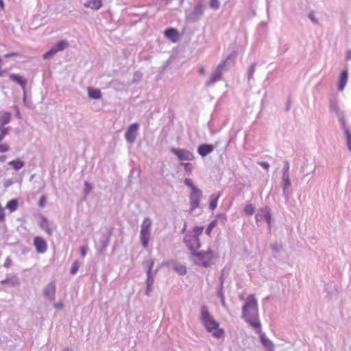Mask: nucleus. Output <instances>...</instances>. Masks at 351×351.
I'll list each match as a JSON object with an SVG mask.
<instances>
[{
	"label": "nucleus",
	"instance_id": "c9c22d12",
	"mask_svg": "<svg viewBox=\"0 0 351 351\" xmlns=\"http://www.w3.org/2000/svg\"><path fill=\"white\" fill-rule=\"evenodd\" d=\"M273 252L279 253L282 250V245L275 242L271 245Z\"/></svg>",
	"mask_w": 351,
	"mask_h": 351
},
{
	"label": "nucleus",
	"instance_id": "0eeeda50",
	"mask_svg": "<svg viewBox=\"0 0 351 351\" xmlns=\"http://www.w3.org/2000/svg\"><path fill=\"white\" fill-rule=\"evenodd\" d=\"M145 264L147 266V271H146L147 279H146L145 282H146L147 287H146V289H145V294L147 296H149L150 293L152 291V286H153L154 281V277L156 274L157 271L156 270L154 271H152L153 265H154L153 260L147 261Z\"/></svg>",
	"mask_w": 351,
	"mask_h": 351
},
{
	"label": "nucleus",
	"instance_id": "cd10ccee",
	"mask_svg": "<svg viewBox=\"0 0 351 351\" xmlns=\"http://www.w3.org/2000/svg\"><path fill=\"white\" fill-rule=\"evenodd\" d=\"M88 94L91 99H99L101 97V93L99 89L89 87L88 88Z\"/></svg>",
	"mask_w": 351,
	"mask_h": 351
},
{
	"label": "nucleus",
	"instance_id": "4d7b16f0",
	"mask_svg": "<svg viewBox=\"0 0 351 351\" xmlns=\"http://www.w3.org/2000/svg\"><path fill=\"white\" fill-rule=\"evenodd\" d=\"M4 217L3 210L0 207V219H4Z\"/></svg>",
	"mask_w": 351,
	"mask_h": 351
},
{
	"label": "nucleus",
	"instance_id": "4468645a",
	"mask_svg": "<svg viewBox=\"0 0 351 351\" xmlns=\"http://www.w3.org/2000/svg\"><path fill=\"white\" fill-rule=\"evenodd\" d=\"M282 187L283 191V195L286 199H288L291 193V183L290 176L282 175Z\"/></svg>",
	"mask_w": 351,
	"mask_h": 351
},
{
	"label": "nucleus",
	"instance_id": "603ef678",
	"mask_svg": "<svg viewBox=\"0 0 351 351\" xmlns=\"http://www.w3.org/2000/svg\"><path fill=\"white\" fill-rule=\"evenodd\" d=\"M309 19L315 23H317L318 21L317 19L315 17L314 14L313 13H311L309 14Z\"/></svg>",
	"mask_w": 351,
	"mask_h": 351
},
{
	"label": "nucleus",
	"instance_id": "9d476101",
	"mask_svg": "<svg viewBox=\"0 0 351 351\" xmlns=\"http://www.w3.org/2000/svg\"><path fill=\"white\" fill-rule=\"evenodd\" d=\"M171 153H173L175 156H177L178 159L180 161L184 160H193L194 159L193 154L187 150L186 149H180V148H171Z\"/></svg>",
	"mask_w": 351,
	"mask_h": 351
},
{
	"label": "nucleus",
	"instance_id": "79ce46f5",
	"mask_svg": "<svg viewBox=\"0 0 351 351\" xmlns=\"http://www.w3.org/2000/svg\"><path fill=\"white\" fill-rule=\"evenodd\" d=\"M184 182L185 185L190 187L191 190H193V187H196L195 186H194L192 180L190 178H186Z\"/></svg>",
	"mask_w": 351,
	"mask_h": 351
},
{
	"label": "nucleus",
	"instance_id": "774afa93",
	"mask_svg": "<svg viewBox=\"0 0 351 351\" xmlns=\"http://www.w3.org/2000/svg\"><path fill=\"white\" fill-rule=\"evenodd\" d=\"M64 351H72V350L70 349V348H66V349L64 350Z\"/></svg>",
	"mask_w": 351,
	"mask_h": 351
},
{
	"label": "nucleus",
	"instance_id": "c85d7f7f",
	"mask_svg": "<svg viewBox=\"0 0 351 351\" xmlns=\"http://www.w3.org/2000/svg\"><path fill=\"white\" fill-rule=\"evenodd\" d=\"M8 165L12 166L16 171H18L24 167L25 163L23 161H22L19 159H17V160H14L10 161L8 162Z\"/></svg>",
	"mask_w": 351,
	"mask_h": 351
},
{
	"label": "nucleus",
	"instance_id": "a878e982",
	"mask_svg": "<svg viewBox=\"0 0 351 351\" xmlns=\"http://www.w3.org/2000/svg\"><path fill=\"white\" fill-rule=\"evenodd\" d=\"M1 284H9L10 287H16L19 285V280L16 276H12L10 278H7L1 281Z\"/></svg>",
	"mask_w": 351,
	"mask_h": 351
},
{
	"label": "nucleus",
	"instance_id": "e433bc0d",
	"mask_svg": "<svg viewBox=\"0 0 351 351\" xmlns=\"http://www.w3.org/2000/svg\"><path fill=\"white\" fill-rule=\"evenodd\" d=\"M209 6L213 10H218L220 7V2L219 0H210L209 2Z\"/></svg>",
	"mask_w": 351,
	"mask_h": 351
},
{
	"label": "nucleus",
	"instance_id": "f257e3e1",
	"mask_svg": "<svg viewBox=\"0 0 351 351\" xmlns=\"http://www.w3.org/2000/svg\"><path fill=\"white\" fill-rule=\"evenodd\" d=\"M242 318L252 327L261 332V323L258 319V303L254 295H250L242 307Z\"/></svg>",
	"mask_w": 351,
	"mask_h": 351
},
{
	"label": "nucleus",
	"instance_id": "ea45409f",
	"mask_svg": "<svg viewBox=\"0 0 351 351\" xmlns=\"http://www.w3.org/2000/svg\"><path fill=\"white\" fill-rule=\"evenodd\" d=\"M91 189H92L91 184L90 183H88V182H86L85 187H84V190L85 197L90 192Z\"/></svg>",
	"mask_w": 351,
	"mask_h": 351
},
{
	"label": "nucleus",
	"instance_id": "69168bd1",
	"mask_svg": "<svg viewBox=\"0 0 351 351\" xmlns=\"http://www.w3.org/2000/svg\"><path fill=\"white\" fill-rule=\"evenodd\" d=\"M12 184V181L11 180H8L7 181L6 184H5V186H9Z\"/></svg>",
	"mask_w": 351,
	"mask_h": 351
},
{
	"label": "nucleus",
	"instance_id": "7c9ffc66",
	"mask_svg": "<svg viewBox=\"0 0 351 351\" xmlns=\"http://www.w3.org/2000/svg\"><path fill=\"white\" fill-rule=\"evenodd\" d=\"M18 206V201L16 199H12L9 201L7 204V208L10 210V212H13L16 210Z\"/></svg>",
	"mask_w": 351,
	"mask_h": 351
},
{
	"label": "nucleus",
	"instance_id": "2f4dec72",
	"mask_svg": "<svg viewBox=\"0 0 351 351\" xmlns=\"http://www.w3.org/2000/svg\"><path fill=\"white\" fill-rule=\"evenodd\" d=\"M256 66V63H253L249 67V69H248V71H247V80L249 81L252 80L253 77H254V72H255Z\"/></svg>",
	"mask_w": 351,
	"mask_h": 351
},
{
	"label": "nucleus",
	"instance_id": "473e14b6",
	"mask_svg": "<svg viewBox=\"0 0 351 351\" xmlns=\"http://www.w3.org/2000/svg\"><path fill=\"white\" fill-rule=\"evenodd\" d=\"M10 128L3 127L0 125V142H1L5 136L8 134Z\"/></svg>",
	"mask_w": 351,
	"mask_h": 351
},
{
	"label": "nucleus",
	"instance_id": "f704fd0d",
	"mask_svg": "<svg viewBox=\"0 0 351 351\" xmlns=\"http://www.w3.org/2000/svg\"><path fill=\"white\" fill-rule=\"evenodd\" d=\"M254 207L252 206V204H250L246 205L244 208V212L247 216H251L254 213Z\"/></svg>",
	"mask_w": 351,
	"mask_h": 351
},
{
	"label": "nucleus",
	"instance_id": "8fccbe9b",
	"mask_svg": "<svg viewBox=\"0 0 351 351\" xmlns=\"http://www.w3.org/2000/svg\"><path fill=\"white\" fill-rule=\"evenodd\" d=\"M11 265V259L10 257H8L5 261V263H4V265L3 266L5 267H9Z\"/></svg>",
	"mask_w": 351,
	"mask_h": 351
},
{
	"label": "nucleus",
	"instance_id": "393cba45",
	"mask_svg": "<svg viewBox=\"0 0 351 351\" xmlns=\"http://www.w3.org/2000/svg\"><path fill=\"white\" fill-rule=\"evenodd\" d=\"M11 121V113L8 112H1L0 113V125L5 127Z\"/></svg>",
	"mask_w": 351,
	"mask_h": 351
},
{
	"label": "nucleus",
	"instance_id": "2eb2a0df",
	"mask_svg": "<svg viewBox=\"0 0 351 351\" xmlns=\"http://www.w3.org/2000/svg\"><path fill=\"white\" fill-rule=\"evenodd\" d=\"M56 294V284L54 282H49L43 289V295L45 298L53 301Z\"/></svg>",
	"mask_w": 351,
	"mask_h": 351
},
{
	"label": "nucleus",
	"instance_id": "a18cd8bd",
	"mask_svg": "<svg viewBox=\"0 0 351 351\" xmlns=\"http://www.w3.org/2000/svg\"><path fill=\"white\" fill-rule=\"evenodd\" d=\"M219 286L223 287V282H224V270L223 269L221 271V276L219 277Z\"/></svg>",
	"mask_w": 351,
	"mask_h": 351
},
{
	"label": "nucleus",
	"instance_id": "3c124183",
	"mask_svg": "<svg viewBox=\"0 0 351 351\" xmlns=\"http://www.w3.org/2000/svg\"><path fill=\"white\" fill-rule=\"evenodd\" d=\"M45 202H46L45 196H42L39 201V206H42V207L44 206Z\"/></svg>",
	"mask_w": 351,
	"mask_h": 351
},
{
	"label": "nucleus",
	"instance_id": "0e129e2a",
	"mask_svg": "<svg viewBox=\"0 0 351 351\" xmlns=\"http://www.w3.org/2000/svg\"><path fill=\"white\" fill-rule=\"evenodd\" d=\"M5 158V156H0V161H2V162L4 161Z\"/></svg>",
	"mask_w": 351,
	"mask_h": 351
},
{
	"label": "nucleus",
	"instance_id": "c03bdc74",
	"mask_svg": "<svg viewBox=\"0 0 351 351\" xmlns=\"http://www.w3.org/2000/svg\"><path fill=\"white\" fill-rule=\"evenodd\" d=\"M9 150V147L5 144H0V152L4 153Z\"/></svg>",
	"mask_w": 351,
	"mask_h": 351
},
{
	"label": "nucleus",
	"instance_id": "6e6552de",
	"mask_svg": "<svg viewBox=\"0 0 351 351\" xmlns=\"http://www.w3.org/2000/svg\"><path fill=\"white\" fill-rule=\"evenodd\" d=\"M69 47L68 41L65 40H61L54 44L51 49L43 54V58L45 60L51 59L56 53L62 51Z\"/></svg>",
	"mask_w": 351,
	"mask_h": 351
},
{
	"label": "nucleus",
	"instance_id": "58836bf2",
	"mask_svg": "<svg viewBox=\"0 0 351 351\" xmlns=\"http://www.w3.org/2000/svg\"><path fill=\"white\" fill-rule=\"evenodd\" d=\"M79 267L80 263H78V261H75L71 268L70 273L73 275L75 274L78 270Z\"/></svg>",
	"mask_w": 351,
	"mask_h": 351
},
{
	"label": "nucleus",
	"instance_id": "37998d69",
	"mask_svg": "<svg viewBox=\"0 0 351 351\" xmlns=\"http://www.w3.org/2000/svg\"><path fill=\"white\" fill-rule=\"evenodd\" d=\"M217 296L219 298H225L223 294V287L219 286V289L217 291Z\"/></svg>",
	"mask_w": 351,
	"mask_h": 351
},
{
	"label": "nucleus",
	"instance_id": "5fc2aeb1",
	"mask_svg": "<svg viewBox=\"0 0 351 351\" xmlns=\"http://www.w3.org/2000/svg\"><path fill=\"white\" fill-rule=\"evenodd\" d=\"M14 108L16 110V117L19 119L21 118V113H20V111H19V109L17 106H14Z\"/></svg>",
	"mask_w": 351,
	"mask_h": 351
},
{
	"label": "nucleus",
	"instance_id": "bb28decb",
	"mask_svg": "<svg viewBox=\"0 0 351 351\" xmlns=\"http://www.w3.org/2000/svg\"><path fill=\"white\" fill-rule=\"evenodd\" d=\"M341 126L346 136L348 148L351 152V132L346 126V123L341 125Z\"/></svg>",
	"mask_w": 351,
	"mask_h": 351
},
{
	"label": "nucleus",
	"instance_id": "f03ea898",
	"mask_svg": "<svg viewBox=\"0 0 351 351\" xmlns=\"http://www.w3.org/2000/svg\"><path fill=\"white\" fill-rule=\"evenodd\" d=\"M200 319L207 330L212 332L216 338H220L223 335V330L219 328V323L214 319L213 316L208 312L206 306L204 305L201 308Z\"/></svg>",
	"mask_w": 351,
	"mask_h": 351
},
{
	"label": "nucleus",
	"instance_id": "e2e57ef3",
	"mask_svg": "<svg viewBox=\"0 0 351 351\" xmlns=\"http://www.w3.org/2000/svg\"><path fill=\"white\" fill-rule=\"evenodd\" d=\"M199 72L201 75H204L205 74V70L204 69V67H200L199 68Z\"/></svg>",
	"mask_w": 351,
	"mask_h": 351
},
{
	"label": "nucleus",
	"instance_id": "1a4fd4ad",
	"mask_svg": "<svg viewBox=\"0 0 351 351\" xmlns=\"http://www.w3.org/2000/svg\"><path fill=\"white\" fill-rule=\"evenodd\" d=\"M151 221H143L141 225L140 237L143 246L146 248L150 238Z\"/></svg>",
	"mask_w": 351,
	"mask_h": 351
},
{
	"label": "nucleus",
	"instance_id": "c756f323",
	"mask_svg": "<svg viewBox=\"0 0 351 351\" xmlns=\"http://www.w3.org/2000/svg\"><path fill=\"white\" fill-rule=\"evenodd\" d=\"M219 196H220V194H218V195L213 194L210 196L209 208L211 210H214L216 208Z\"/></svg>",
	"mask_w": 351,
	"mask_h": 351
},
{
	"label": "nucleus",
	"instance_id": "4c0bfd02",
	"mask_svg": "<svg viewBox=\"0 0 351 351\" xmlns=\"http://www.w3.org/2000/svg\"><path fill=\"white\" fill-rule=\"evenodd\" d=\"M182 165H183L184 167V171L190 174L193 169V166L191 163H189V162H182L181 163Z\"/></svg>",
	"mask_w": 351,
	"mask_h": 351
},
{
	"label": "nucleus",
	"instance_id": "6e6d98bb",
	"mask_svg": "<svg viewBox=\"0 0 351 351\" xmlns=\"http://www.w3.org/2000/svg\"><path fill=\"white\" fill-rule=\"evenodd\" d=\"M217 225V221H212L211 223L208 225L212 229L215 227Z\"/></svg>",
	"mask_w": 351,
	"mask_h": 351
},
{
	"label": "nucleus",
	"instance_id": "aec40b11",
	"mask_svg": "<svg viewBox=\"0 0 351 351\" xmlns=\"http://www.w3.org/2000/svg\"><path fill=\"white\" fill-rule=\"evenodd\" d=\"M39 226L40 228L45 230L49 236L52 234L53 232L56 229V226L53 223H49V221H40Z\"/></svg>",
	"mask_w": 351,
	"mask_h": 351
},
{
	"label": "nucleus",
	"instance_id": "ddd939ff",
	"mask_svg": "<svg viewBox=\"0 0 351 351\" xmlns=\"http://www.w3.org/2000/svg\"><path fill=\"white\" fill-rule=\"evenodd\" d=\"M330 110L334 112L338 118L341 125L346 123L343 112L340 109L336 99H332L330 103Z\"/></svg>",
	"mask_w": 351,
	"mask_h": 351
},
{
	"label": "nucleus",
	"instance_id": "13d9d810",
	"mask_svg": "<svg viewBox=\"0 0 351 351\" xmlns=\"http://www.w3.org/2000/svg\"><path fill=\"white\" fill-rule=\"evenodd\" d=\"M346 59L347 60H350L351 59V49L347 51Z\"/></svg>",
	"mask_w": 351,
	"mask_h": 351
},
{
	"label": "nucleus",
	"instance_id": "412c9836",
	"mask_svg": "<svg viewBox=\"0 0 351 351\" xmlns=\"http://www.w3.org/2000/svg\"><path fill=\"white\" fill-rule=\"evenodd\" d=\"M165 35L173 43L177 42L179 38L178 31L173 28H169L166 29L165 31Z\"/></svg>",
	"mask_w": 351,
	"mask_h": 351
},
{
	"label": "nucleus",
	"instance_id": "a211bd4d",
	"mask_svg": "<svg viewBox=\"0 0 351 351\" xmlns=\"http://www.w3.org/2000/svg\"><path fill=\"white\" fill-rule=\"evenodd\" d=\"M348 80V71L347 69L343 71L339 76L338 83V90L342 91L344 90Z\"/></svg>",
	"mask_w": 351,
	"mask_h": 351
},
{
	"label": "nucleus",
	"instance_id": "9b49d317",
	"mask_svg": "<svg viewBox=\"0 0 351 351\" xmlns=\"http://www.w3.org/2000/svg\"><path fill=\"white\" fill-rule=\"evenodd\" d=\"M202 195V193L201 190L197 187H193V190H191L190 195V205L191 211L199 206Z\"/></svg>",
	"mask_w": 351,
	"mask_h": 351
},
{
	"label": "nucleus",
	"instance_id": "f3484780",
	"mask_svg": "<svg viewBox=\"0 0 351 351\" xmlns=\"http://www.w3.org/2000/svg\"><path fill=\"white\" fill-rule=\"evenodd\" d=\"M260 334V339L261 341V343L264 346L265 349H267V351H274V345L273 342L269 340L265 335V333H263L261 330V332H258Z\"/></svg>",
	"mask_w": 351,
	"mask_h": 351
},
{
	"label": "nucleus",
	"instance_id": "5701e85b",
	"mask_svg": "<svg viewBox=\"0 0 351 351\" xmlns=\"http://www.w3.org/2000/svg\"><path fill=\"white\" fill-rule=\"evenodd\" d=\"M84 6L93 10H98L102 6V1L101 0H89L84 4Z\"/></svg>",
	"mask_w": 351,
	"mask_h": 351
},
{
	"label": "nucleus",
	"instance_id": "338daca9",
	"mask_svg": "<svg viewBox=\"0 0 351 351\" xmlns=\"http://www.w3.org/2000/svg\"><path fill=\"white\" fill-rule=\"evenodd\" d=\"M0 5H1V7H3V0H0Z\"/></svg>",
	"mask_w": 351,
	"mask_h": 351
},
{
	"label": "nucleus",
	"instance_id": "dca6fc26",
	"mask_svg": "<svg viewBox=\"0 0 351 351\" xmlns=\"http://www.w3.org/2000/svg\"><path fill=\"white\" fill-rule=\"evenodd\" d=\"M34 244L36 249L37 252L44 253L47 250L46 241L41 237H36L34 239Z\"/></svg>",
	"mask_w": 351,
	"mask_h": 351
},
{
	"label": "nucleus",
	"instance_id": "f8f14e48",
	"mask_svg": "<svg viewBox=\"0 0 351 351\" xmlns=\"http://www.w3.org/2000/svg\"><path fill=\"white\" fill-rule=\"evenodd\" d=\"M138 128L139 125L137 123H132L128 127L125 134V138L128 143L132 144L135 142Z\"/></svg>",
	"mask_w": 351,
	"mask_h": 351
},
{
	"label": "nucleus",
	"instance_id": "b1692460",
	"mask_svg": "<svg viewBox=\"0 0 351 351\" xmlns=\"http://www.w3.org/2000/svg\"><path fill=\"white\" fill-rule=\"evenodd\" d=\"M9 77L12 81L19 84L25 90L26 85L25 80L23 79L20 75L14 73L10 74Z\"/></svg>",
	"mask_w": 351,
	"mask_h": 351
},
{
	"label": "nucleus",
	"instance_id": "09e8293b",
	"mask_svg": "<svg viewBox=\"0 0 351 351\" xmlns=\"http://www.w3.org/2000/svg\"><path fill=\"white\" fill-rule=\"evenodd\" d=\"M87 252V248L85 246H82L80 248V254L82 256H85Z\"/></svg>",
	"mask_w": 351,
	"mask_h": 351
},
{
	"label": "nucleus",
	"instance_id": "052dcab7",
	"mask_svg": "<svg viewBox=\"0 0 351 351\" xmlns=\"http://www.w3.org/2000/svg\"><path fill=\"white\" fill-rule=\"evenodd\" d=\"M54 306L56 308H61L63 306V304L62 303H57L54 304Z\"/></svg>",
	"mask_w": 351,
	"mask_h": 351
},
{
	"label": "nucleus",
	"instance_id": "49530a36",
	"mask_svg": "<svg viewBox=\"0 0 351 351\" xmlns=\"http://www.w3.org/2000/svg\"><path fill=\"white\" fill-rule=\"evenodd\" d=\"M141 76H142V75H141V74L140 73L136 72V73H134V75L133 80H134V82H138V81H139V80H141Z\"/></svg>",
	"mask_w": 351,
	"mask_h": 351
},
{
	"label": "nucleus",
	"instance_id": "72a5a7b5",
	"mask_svg": "<svg viewBox=\"0 0 351 351\" xmlns=\"http://www.w3.org/2000/svg\"><path fill=\"white\" fill-rule=\"evenodd\" d=\"M174 269L181 275H184L186 273V268L182 265L176 264L174 266Z\"/></svg>",
	"mask_w": 351,
	"mask_h": 351
},
{
	"label": "nucleus",
	"instance_id": "6ab92c4d",
	"mask_svg": "<svg viewBox=\"0 0 351 351\" xmlns=\"http://www.w3.org/2000/svg\"><path fill=\"white\" fill-rule=\"evenodd\" d=\"M214 150V146L210 144H202L197 148V153L202 156H206Z\"/></svg>",
	"mask_w": 351,
	"mask_h": 351
},
{
	"label": "nucleus",
	"instance_id": "bf43d9fd",
	"mask_svg": "<svg viewBox=\"0 0 351 351\" xmlns=\"http://www.w3.org/2000/svg\"><path fill=\"white\" fill-rule=\"evenodd\" d=\"M220 301H221V305L223 306L226 307V302H225V298H220Z\"/></svg>",
	"mask_w": 351,
	"mask_h": 351
},
{
	"label": "nucleus",
	"instance_id": "7ed1b4c3",
	"mask_svg": "<svg viewBox=\"0 0 351 351\" xmlns=\"http://www.w3.org/2000/svg\"><path fill=\"white\" fill-rule=\"evenodd\" d=\"M236 57L237 53L234 51H233L229 55L227 59L223 61V62L219 64L213 72L210 80L206 82V86H210L215 82L219 81L221 79V76L226 64H229L230 61L233 62Z\"/></svg>",
	"mask_w": 351,
	"mask_h": 351
},
{
	"label": "nucleus",
	"instance_id": "39448f33",
	"mask_svg": "<svg viewBox=\"0 0 351 351\" xmlns=\"http://www.w3.org/2000/svg\"><path fill=\"white\" fill-rule=\"evenodd\" d=\"M206 5L202 1L197 3L193 9L186 10V20L189 23H194L199 21L204 15Z\"/></svg>",
	"mask_w": 351,
	"mask_h": 351
},
{
	"label": "nucleus",
	"instance_id": "4be33fe9",
	"mask_svg": "<svg viewBox=\"0 0 351 351\" xmlns=\"http://www.w3.org/2000/svg\"><path fill=\"white\" fill-rule=\"evenodd\" d=\"M256 219H271V215L268 207L261 208L256 214Z\"/></svg>",
	"mask_w": 351,
	"mask_h": 351
},
{
	"label": "nucleus",
	"instance_id": "864d4df0",
	"mask_svg": "<svg viewBox=\"0 0 351 351\" xmlns=\"http://www.w3.org/2000/svg\"><path fill=\"white\" fill-rule=\"evenodd\" d=\"M16 56H18L17 53L12 52V53H6L4 56H5V58H10V57Z\"/></svg>",
	"mask_w": 351,
	"mask_h": 351
},
{
	"label": "nucleus",
	"instance_id": "423d86ee",
	"mask_svg": "<svg viewBox=\"0 0 351 351\" xmlns=\"http://www.w3.org/2000/svg\"><path fill=\"white\" fill-rule=\"evenodd\" d=\"M193 256L195 264L202 265L204 267H208L211 265V261L213 257L212 251L195 252Z\"/></svg>",
	"mask_w": 351,
	"mask_h": 351
},
{
	"label": "nucleus",
	"instance_id": "a19ab883",
	"mask_svg": "<svg viewBox=\"0 0 351 351\" xmlns=\"http://www.w3.org/2000/svg\"><path fill=\"white\" fill-rule=\"evenodd\" d=\"M282 175L290 176L289 174V165L288 162H285V164L282 168Z\"/></svg>",
	"mask_w": 351,
	"mask_h": 351
},
{
	"label": "nucleus",
	"instance_id": "20e7f679",
	"mask_svg": "<svg viewBox=\"0 0 351 351\" xmlns=\"http://www.w3.org/2000/svg\"><path fill=\"white\" fill-rule=\"evenodd\" d=\"M204 230V227H195L193 234H188L184 238V242L191 252V254L195 253V250L200 247L198 236L200 235Z\"/></svg>",
	"mask_w": 351,
	"mask_h": 351
},
{
	"label": "nucleus",
	"instance_id": "680f3d73",
	"mask_svg": "<svg viewBox=\"0 0 351 351\" xmlns=\"http://www.w3.org/2000/svg\"><path fill=\"white\" fill-rule=\"evenodd\" d=\"M212 228L209 226L207 227V228L206 229V233L207 234H210V232L212 231Z\"/></svg>",
	"mask_w": 351,
	"mask_h": 351
},
{
	"label": "nucleus",
	"instance_id": "de8ad7c7",
	"mask_svg": "<svg viewBox=\"0 0 351 351\" xmlns=\"http://www.w3.org/2000/svg\"><path fill=\"white\" fill-rule=\"evenodd\" d=\"M258 164L265 169H268L270 167L269 164L267 162L262 161L259 162Z\"/></svg>",
	"mask_w": 351,
	"mask_h": 351
}]
</instances>
